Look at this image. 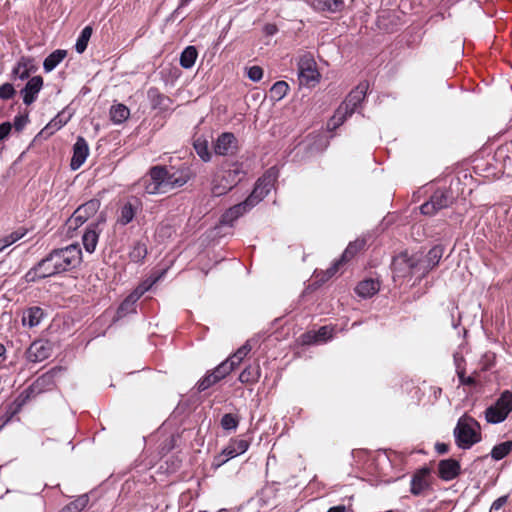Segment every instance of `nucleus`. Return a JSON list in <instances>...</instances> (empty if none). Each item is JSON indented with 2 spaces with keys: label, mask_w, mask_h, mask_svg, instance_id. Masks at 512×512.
<instances>
[{
  "label": "nucleus",
  "mask_w": 512,
  "mask_h": 512,
  "mask_svg": "<svg viewBox=\"0 0 512 512\" xmlns=\"http://www.w3.org/2000/svg\"><path fill=\"white\" fill-rule=\"evenodd\" d=\"M188 169L166 168L154 166L149 174L142 178L140 185L147 194L167 193L168 191L185 185L189 180Z\"/></svg>",
  "instance_id": "1"
},
{
  "label": "nucleus",
  "mask_w": 512,
  "mask_h": 512,
  "mask_svg": "<svg viewBox=\"0 0 512 512\" xmlns=\"http://www.w3.org/2000/svg\"><path fill=\"white\" fill-rule=\"evenodd\" d=\"M444 253L441 245L432 247L427 255L421 260L408 257L406 253L400 254L393 259L392 270L395 277H405L417 273L425 275L433 269L440 261Z\"/></svg>",
  "instance_id": "2"
},
{
  "label": "nucleus",
  "mask_w": 512,
  "mask_h": 512,
  "mask_svg": "<svg viewBox=\"0 0 512 512\" xmlns=\"http://www.w3.org/2000/svg\"><path fill=\"white\" fill-rule=\"evenodd\" d=\"M245 176L242 164L234 162L232 164H223L213 174L211 179V193L219 197L226 194L236 186Z\"/></svg>",
  "instance_id": "3"
},
{
  "label": "nucleus",
  "mask_w": 512,
  "mask_h": 512,
  "mask_svg": "<svg viewBox=\"0 0 512 512\" xmlns=\"http://www.w3.org/2000/svg\"><path fill=\"white\" fill-rule=\"evenodd\" d=\"M453 436L459 449L468 450L482 439L480 424L465 414L458 419Z\"/></svg>",
  "instance_id": "4"
},
{
  "label": "nucleus",
  "mask_w": 512,
  "mask_h": 512,
  "mask_svg": "<svg viewBox=\"0 0 512 512\" xmlns=\"http://www.w3.org/2000/svg\"><path fill=\"white\" fill-rule=\"evenodd\" d=\"M51 255L60 273L77 267L82 260L80 247L73 244L52 251Z\"/></svg>",
  "instance_id": "5"
},
{
  "label": "nucleus",
  "mask_w": 512,
  "mask_h": 512,
  "mask_svg": "<svg viewBox=\"0 0 512 512\" xmlns=\"http://www.w3.org/2000/svg\"><path fill=\"white\" fill-rule=\"evenodd\" d=\"M278 177V172L275 167H271L268 169L262 177H260L255 187L252 191V193L246 198V200L249 202V204L254 207L256 206L260 201H262L268 193L272 190L274 187V183Z\"/></svg>",
  "instance_id": "6"
},
{
  "label": "nucleus",
  "mask_w": 512,
  "mask_h": 512,
  "mask_svg": "<svg viewBox=\"0 0 512 512\" xmlns=\"http://www.w3.org/2000/svg\"><path fill=\"white\" fill-rule=\"evenodd\" d=\"M512 411V392L504 391L494 405L488 407L485 411L487 422L498 424L503 422Z\"/></svg>",
  "instance_id": "7"
},
{
  "label": "nucleus",
  "mask_w": 512,
  "mask_h": 512,
  "mask_svg": "<svg viewBox=\"0 0 512 512\" xmlns=\"http://www.w3.org/2000/svg\"><path fill=\"white\" fill-rule=\"evenodd\" d=\"M320 74L316 62L310 53L300 56L298 61V78L301 85L314 86L319 81Z\"/></svg>",
  "instance_id": "8"
},
{
  "label": "nucleus",
  "mask_w": 512,
  "mask_h": 512,
  "mask_svg": "<svg viewBox=\"0 0 512 512\" xmlns=\"http://www.w3.org/2000/svg\"><path fill=\"white\" fill-rule=\"evenodd\" d=\"M454 201L453 194L448 190H437L430 200L421 205L420 210L424 215H434L437 211L450 206Z\"/></svg>",
  "instance_id": "9"
},
{
  "label": "nucleus",
  "mask_w": 512,
  "mask_h": 512,
  "mask_svg": "<svg viewBox=\"0 0 512 512\" xmlns=\"http://www.w3.org/2000/svg\"><path fill=\"white\" fill-rule=\"evenodd\" d=\"M59 270L54 263L53 256L51 253L44 259H42L36 266L31 268L25 274V280L27 282H36L40 279L54 276L59 274Z\"/></svg>",
  "instance_id": "10"
},
{
  "label": "nucleus",
  "mask_w": 512,
  "mask_h": 512,
  "mask_svg": "<svg viewBox=\"0 0 512 512\" xmlns=\"http://www.w3.org/2000/svg\"><path fill=\"white\" fill-rule=\"evenodd\" d=\"M249 448V442L245 439H233L222 450V452L214 458L213 465L220 467L228 460L245 453Z\"/></svg>",
  "instance_id": "11"
},
{
  "label": "nucleus",
  "mask_w": 512,
  "mask_h": 512,
  "mask_svg": "<svg viewBox=\"0 0 512 512\" xmlns=\"http://www.w3.org/2000/svg\"><path fill=\"white\" fill-rule=\"evenodd\" d=\"M238 149V140L233 133L224 132L214 142V152L220 156L234 154Z\"/></svg>",
  "instance_id": "12"
},
{
  "label": "nucleus",
  "mask_w": 512,
  "mask_h": 512,
  "mask_svg": "<svg viewBox=\"0 0 512 512\" xmlns=\"http://www.w3.org/2000/svg\"><path fill=\"white\" fill-rule=\"evenodd\" d=\"M368 86L367 82L360 83L349 93L346 100L339 107L343 108L351 116L356 111L358 105L364 100Z\"/></svg>",
  "instance_id": "13"
},
{
  "label": "nucleus",
  "mask_w": 512,
  "mask_h": 512,
  "mask_svg": "<svg viewBox=\"0 0 512 512\" xmlns=\"http://www.w3.org/2000/svg\"><path fill=\"white\" fill-rule=\"evenodd\" d=\"M365 244V240L363 239H357L354 242H351L343 252L342 257L338 261L333 263V265L326 270V279H329L330 277L335 275L339 267L344 262L349 261L351 258H353L358 251L364 248Z\"/></svg>",
  "instance_id": "14"
},
{
  "label": "nucleus",
  "mask_w": 512,
  "mask_h": 512,
  "mask_svg": "<svg viewBox=\"0 0 512 512\" xmlns=\"http://www.w3.org/2000/svg\"><path fill=\"white\" fill-rule=\"evenodd\" d=\"M429 476L430 470L426 467L421 468L414 473L410 483V492L414 496H420L430 489Z\"/></svg>",
  "instance_id": "15"
},
{
  "label": "nucleus",
  "mask_w": 512,
  "mask_h": 512,
  "mask_svg": "<svg viewBox=\"0 0 512 512\" xmlns=\"http://www.w3.org/2000/svg\"><path fill=\"white\" fill-rule=\"evenodd\" d=\"M253 207L249 204L247 200L238 203L229 209H227L220 219V224L225 226H233V223L246 214L249 210H251Z\"/></svg>",
  "instance_id": "16"
},
{
  "label": "nucleus",
  "mask_w": 512,
  "mask_h": 512,
  "mask_svg": "<svg viewBox=\"0 0 512 512\" xmlns=\"http://www.w3.org/2000/svg\"><path fill=\"white\" fill-rule=\"evenodd\" d=\"M88 154L89 147L87 141L83 137L79 136L73 146V156L70 163L71 169H79L86 161Z\"/></svg>",
  "instance_id": "17"
},
{
  "label": "nucleus",
  "mask_w": 512,
  "mask_h": 512,
  "mask_svg": "<svg viewBox=\"0 0 512 512\" xmlns=\"http://www.w3.org/2000/svg\"><path fill=\"white\" fill-rule=\"evenodd\" d=\"M461 471L460 463L455 459H444L438 463V476L443 481H452Z\"/></svg>",
  "instance_id": "18"
},
{
  "label": "nucleus",
  "mask_w": 512,
  "mask_h": 512,
  "mask_svg": "<svg viewBox=\"0 0 512 512\" xmlns=\"http://www.w3.org/2000/svg\"><path fill=\"white\" fill-rule=\"evenodd\" d=\"M42 87L43 79L41 76H34L31 79H29L25 87L21 90L23 102L26 105H31L32 103H34Z\"/></svg>",
  "instance_id": "19"
},
{
  "label": "nucleus",
  "mask_w": 512,
  "mask_h": 512,
  "mask_svg": "<svg viewBox=\"0 0 512 512\" xmlns=\"http://www.w3.org/2000/svg\"><path fill=\"white\" fill-rule=\"evenodd\" d=\"M51 348L47 342L35 341L27 350V358L31 362H41L50 356Z\"/></svg>",
  "instance_id": "20"
},
{
  "label": "nucleus",
  "mask_w": 512,
  "mask_h": 512,
  "mask_svg": "<svg viewBox=\"0 0 512 512\" xmlns=\"http://www.w3.org/2000/svg\"><path fill=\"white\" fill-rule=\"evenodd\" d=\"M98 226L99 222L91 223L82 237L84 248L89 253H93L96 249L100 232Z\"/></svg>",
  "instance_id": "21"
},
{
  "label": "nucleus",
  "mask_w": 512,
  "mask_h": 512,
  "mask_svg": "<svg viewBox=\"0 0 512 512\" xmlns=\"http://www.w3.org/2000/svg\"><path fill=\"white\" fill-rule=\"evenodd\" d=\"M166 273V270H162L157 275H151L144 281H142L132 292H131V298L133 299H140L141 296L149 291L154 284H156Z\"/></svg>",
  "instance_id": "22"
},
{
  "label": "nucleus",
  "mask_w": 512,
  "mask_h": 512,
  "mask_svg": "<svg viewBox=\"0 0 512 512\" xmlns=\"http://www.w3.org/2000/svg\"><path fill=\"white\" fill-rule=\"evenodd\" d=\"M380 289L377 280L366 279L361 281L355 288L356 293L362 298H369L376 294Z\"/></svg>",
  "instance_id": "23"
},
{
  "label": "nucleus",
  "mask_w": 512,
  "mask_h": 512,
  "mask_svg": "<svg viewBox=\"0 0 512 512\" xmlns=\"http://www.w3.org/2000/svg\"><path fill=\"white\" fill-rule=\"evenodd\" d=\"M44 317V312L40 307L34 306L28 308L22 316V324L30 328L40 324Z\"/></svg>",
  "instance_id": "24"
},
{
  "label": "nucleus",
  "mask_w": 512,
  "mask_h": 512,
  "mask_svg": "<svg viewBox=\"0 0 512 512\" xmlns=\"http://www.w3.org/2000/svg\"><path fill=\"white\" fill-rule=\"evenodd\" d=\"M66 55L67 51L62 49L55 50L48 55L43 62L45 72L53 71L64 60Z\"/></svg>",
  "instance_id": "25"
},
{
  "label": "nucleus",
  "mask_w": 512,
  "mask_h": 512,
  "mask_svg": "<svg viewBox=\"0 0 512 512\" xmlns=\"http://www.w3.org/2000/svg\"><path fill=\"white\" fill-rule=\"evenodd\" d=\"M313 5L316 9L328 12H340L344 8L343 0H313Z\"/></svg>",
  "instance_id": "26"
},
{
  "label": "nucleus",
  "mask_w": 512,
  "mask_h": 512,
  "mask_svg": "<svg viewBox=\"0 0 512 512\" xmlns=\"http://www.w3.org/2000/svg\"><path fill=\"white\" fill-rule=\"evenodd\" d=\"M32 67V59L22 57L12 70V74L21 80L29 77L30 69Z\"/></svg>",
  "instance_id": "27"
},
{
  "label": "nucleus",
  "mask_w": 512,
  "mask_h": 512,
  "mask_svg": "<svg viewBox=\"0 0 512 512\" xmlns=\"http://www.w3.org/2000/svg\"><path fill=\"white\" fill-rule=\"evenodd\" d=\"M261 375L260 367L258 364L246 367L239 375L241 383H255L259 380Z\"/></svg>",
  "instance_id": "28"
},
{
  "label": "nucleus",
  "mask_w": 512,
  "mask_h": 512,
  "mask_svg": "<svg viewBox=\"0 0 512 512\" xmlns=\"http://www.w3.org/2000/svg\"><path fill=\"white\" fill-rule=\"evenodd\" d=\"M198 56L197 49L194 46H187L180 55V65L185 69L194 66Z\"/></svg>",
  "instance_id": "29"
},
{
  "label": "nucleus",
  "mask_w": 512,
  "mask_h": 512,
  "mask_svg": "<svg viewBox=\"0 0 512 512\" xmlns=\"http://www.w3.org/2000/svg\"><path fill=\"white\" fill-rule=\"evenodd\" d=\"M129 115V109L123 104L113 105L110 109V118L114 124H122Z\"/></svg>",
  "instance_id": "30"
},
{
  "label": "nucleus",
  "mask_w": 512,
  "mask_h": 512,
  "mask_svg": "<svg viewBox=\"0 0 512 512\" xmlns=\"http://www.w3.org/2000/svg\"><path fill=\"white\" fill-rule=\"evenodd\" d=\"M100 200L98 199H91L81 206H79L76 210L78 211V215H83L86 217V219H89L93 215L97 213V211L100 208Z\"/></svg>",
  "instance_id": "31"
},
{
  "label": "nucleus",
  "mask_w": 512,
  "mask_h": 512,
  "mask_svg": "<svg viewBox=\"0 0 512 512\" xmlns=\"http://www.w3.org/2000/svg\"><path fill=\"white\" fill-rule=\"evenodd\" d=\"M26 234H27V229L21 227L15 231H13L12 233L4 236L3 238L0 239L1 250H4L5 248L9 247L13 243L22 239Z\"/></svg>",
  "instance_id": "32"
},
{
  "label": "nucleus",
  "mask_w": 512,
  "mask_h": 512,
  "mask_svg": "<svg viewBox=\"0 0 512 512\" xmlns=\"http://www.w3.org/2000/svg\"><path fill=\"white\" fill-rule=\"evenodd\" d=\"M289 91V85L285 81H277L270 89V98L273 101L282 100Z\"/></svg>",
  "instance_id": "33"
},
{
  "label": "nucleus",
  "mask_w": 512,
  "mask_h": 512,
  "mask_svg": "<svg viewBox=\"0 0 512 512\" xmlns=\"http://www.w3.org/2000/svg\"><path fill=\"white\" fill-rule=\"evenodd\" d=\"M194 149L197 155L204 161L209 162L211 160V153L209 150V144L206 139L197 138L194 141Z\"/></svg>",
  "instance_id": "34"
},
{
  "label": "nucleus",
  "mask_w": 512,
  "mask_h": 512,
  "mask_svg": "<svg viewBox=\"0 0 512 512\" xmlns=\"http://www.w3.org/2000/svg\"><path fill=\"white\" fill-rule=\"evenodd\" d=\"M512 451V441H505L495 445L491 451V457L499 461L506 457Z\"/></svg>",
  "instance_id": "35"
},
{
  "label": "nucleus",
  "mask_w": 512,
  "mask_h": 512,
  "mask_svg": "<svg viewBox=\"0 0 512 512\" xmlns=\"http://www.w3.org/2000/svg\"><path fill=\"white\" fill-rule=\"evenodd\" d=\"M91 35L92 28L90 26H86L82 29L75 44V50L77 51V53L81 54L86 50Z\"/></svg>",
  "instance_id": "36"
},
{
  "label": "nucleus",
  "mask_w": 512,
  "mask_h": 512,
  "mask_svg": "<svg viewBox=\"0 0 512 512\" xmlns=\"http://www.w3.org/2000/svg\"><path fill=\"white\" fill-rule=\"evenodd\" d=\"M135 213L136 207L132 203L128 202L124 204L120 210L118 222L121 225L129 224L133 220Z\"/></svg>",
  "instance_id": "37"
},
{
  "label": "nucleus",
  "mask_w": 512,
  "mask_h": 512,
  "mask_svg": "<svg viewBox=\"0 0 512 512\" xmlns=\"http://www.w3.org/2000/svg\"><path fill=\"white\" fill-rule=\"evenodd\" d=\"M350 116L343 108L339 107L334 115L327 122V129L329 131H333L337 129L340 125L344 123L346 118Z\"/></svg>",
  "instance_id": "38"
},
{
  "label": "nucleus",
  "mask_w": 512,
  "mask_h": 512,
  "mask_svg": "<svg viewBox=\"0 0 512 512\" xmlns=\"http://www.w3.org/2000/svg\"><path fill=\"white\" fill-rule=\"evenodd\" d=\"M54 373L48 372L40 376L34 383L33 389L37 392L49 390L53 386Z\"/></svg>",
  "instance_id": "39"
},
{
  "label": "nucleus",
  "mask_w": 512,
  "mask_h": 512,
  "mask_svg": "<svg viewBox=\"0 0 512 512\" xmlns=\"http://www.w3.org/2000/svg\"><path fill=\"white\" fill-rule=\"evenodd\" d=\"M147 255V247L142 242H136L129 252V258L135 263H139L144 260Z\"/></svg>",
  "instance_id": "40"
},
{
  "label": "nucleus",
  "mask_w": 512,
  "mask_h": 512,
  "mask_svg": "<svg viewBox=\"0 0 512 512\" xmlns=\"http://www.w3.org/2000/svg\"><path fill=\"white\" fill-rule=\"evenodd\" d=\"M250 351H251V346L247 342L243 346H241L231 357H229L227 359V361L230 363V365L234 369L242 362V360L247 356V354Z\"/></svg>",
  "instance_id": "41"
},
{
  "label": "nucleus",
  "mask_w": 512,
  "mask_h": 512,
  "mask_svg": "<svg viewBox=\"0 0 512 512\" xmlns=\"http://www.w3.org/2000/svg\"><path fill=\"white\" fill-rule=\"evenodd\" d=\"M239 424V418L234 414H225L221 419V426L224 430H236Z\"/></svg>",
  "instance_id": "42"
},
{
  "label": "nucleus",
  "mask_w": 512,
  "mask_h": 512,
  "mask_svg": "<svg viewBox=\"0 0 512 512\" xmlns=\"http://www.w3.org/2000/svg\"><path fill=\"white\" fill-rule=\"evenodd\" d=\"M333 336V328L329 326H322L313 336L315 343L326 342Z\"/></svg>",
  "instance_id": "43"
},
{
  "label": "nucleus",
  "mask_w": 512,
  "mask_h": 512,
  "mask_svg": "<svg viewBox=\"0 0 512 512\" xmlns=\"http://www.w3.org/2000/svg\"><path fill=\"white\" fill-rule=\"evenodd\" d=\"M139 299L131 298V293L125 298L118 308V315L123 316L127 313L134 311V305Z\"/></svg>",
  "instance_id": "44"
},
{
  "label": "nucleus",
  "mask_w": 512,
  "mask_h": 512,
  "mask_svg": "<svg viewBox=\"0 0 512 512\" xmlns=\"http://www.w3.org/2000/svg\"><path fill=\"white\" fill-rule=\"evenodd\" d=\"M233 370L232 366L230 365V363L225 360L223 361L221 364H219L213 371L212 373L214 374V376L216 377V379L218 381H220L221 379H223L226 375H228L231 371Z\"/></svg>",
  "instance_id": "45"
},
{
  "label": "nucleus",
  "mask_w": 512,
  "mask_h": 512,
  "mask_svg": "<svg viewBox=\"0 0 512 512\" xmlns=\"http://www.w3.org/2000/svg\"><path fill=\"white\" fill-rule=\"evenodd\" d=\"M68 119L63 117V114H58L54 119H52L44 130L49 131L50 133H53L56 130H59L61 127H63Z\"/></svg>",
  "instance_id": "46"
},
{
  "label": "nucleus",
  "mask_w": 512,
  "mask_h": 512,
  "mask_svg": "<svg viewBox=\"0 0 512 512\" xmlns=\"http://www.w3.org/2000/svg\"><path fill=\"white\" fill-rule=\"evenodd\" d=\"M88 219L83 215H78V211L75 210L72 216L67 221V227L69 230H75L83 225Z\"/></svg>",
  "instance_id": "47"
},
{
  "label": "nucleus",
  "mask_w": 512,
  "mask_h": 512,
  "mask_svg": "<svg viewBox=\"0 0 512 512\" xmlns=\"http://www.w3.org/2000/svg\"><path fill=\"white\" fill-rule=\"evenodd\" d=\"M88 219L83 215H78V211L75 210L72 216L67 221V227L69 230H75L83 225Z\"/></svg>",
  "instance_id": "48"
},
{
  "label": "nucleus",
  "mask_w": 512,
  "mask_h": 512,
  "mask_svg": "<svg viewBox=\"0 0 512 512\" xmlns=\"http://www.w3.org/2000/svg\"><path fill=\"white\" fill-rule=\"evenodd\" d=\"M218 380L212 372L206 374L197 384L198 391L202 392L216 384Z\"/></svg>",
  "instance_id": "49"
},
{
  "label": "nucleus",
  "mask_w": 512,
  "mask_h": 512,
  "mask_svg": "<svg viewBox=\"0 0 512 512\" xmlns=\"http://www.w3.org/2000/svg\"><path fill=\"white\" fill-rule=\"evenodd\" d=\"M247 77L253 82H259L263 77V69L260 66H251L247 69Z\"/></svg>",
  "instance_id": "50"
},
{
  "label": "nucleus",
  "mask_w": 512,
  "mask_h": 512,
  "mask_svg": "<svg viewBox=\"0 0 512 512\" xmlns=\"http://www.w3.org/2000/svg\"><path fill=\"white\" fill-rule=\"evenodd\" d=\"M15 93L14 86L11 83H4L0 86V99H11Z\"/></svg>",
  "instance_id": "51"
},
{
  "label": "nucleus",
  "mask_w": 512,
  "mask_h": 512,
  "mask_svg": "<svg viewBox=\"0 0 512 512\" xmlns=\"http://www.w3.org/2000/svg\"><path fill=\"white\" fill-rule=\"evenodd\" d=\"M508 501V495L497 498L491 505L490 512H497L501 510Z\"/></svg>",
  "instance_id": "52"
},
{
  "label": "nucleus",
  "mask_w": 512,
  "mask_h": 512,
  "mask_svg": "<svg viewBox=\"0 0 512 512\" xmlns=\"http://www.w3.org/2000/svg\"><path fill=\"white\" fill-rule=\"evenodd\" d=\"M11 128L12 126L9 122L0 124V141L9 135Z\"/></svg>",
  "instance_id": "53"
},
{
  "label": "nucleus",
  "mask_w": 512,
  "mask_h": 512,
  "mask_svg": "<svg viewBox=\"0 0 512 512\" xmlns=\"http://www.w3.org/2000/svg\"><path fill=\"white\" fill-rule=\"evenodd\" d=\"M28 121V118L27 117H23V116H16L15 119H14V127L17 131H20L24 128V126L26 125Z\"/></svg>",
  "instance_id": "54"
},
{
  "label": "nucleus",
  "mask_w": 512,
  "mask_h": 512,
  "mask_svg": "<svg viewBox=\"0 0 512 512\" xmlns=\"http://www.w3.org/2000/svg\"><path fill=\"white\" fill-rule=\"evenodd\" d=\"M460 383L463 385L473 384L474 380L472 377H466L463 370H457Z\"/></svg>",
  "instance_id": "55"
},
{
  "label": "nucleus",
  "mask_w": 512,
  "mask_h": 512,
  "mask_svg": "<svg viewBox=\"0 0 512 512\" xmlns=\"http://www.w3.org/2000/svg\"><path fill=\"white\" fill-rule=\"evenodd\" d=\"M87 502L88 499L86 498V496H83L71 503L73 504L74 507H77V512H79L86 506Z\"/></svg>",
  "instance_id": "56"
},
{
  "label": "nucleus",
  "mask_w": 512,
  "mask_h": 512,
  "mask_svg": "<svg viewBox=\"0 0 512 512\" xmlns=\"http://www.w3.org/2000/svg\"><path fill=\"white\" fill-rule=\"evenodd\" d=\"M435 449L439 454H445L449 451V445L446 443H436Z\"/></svg>",
  "instance_id": "57"
},
{
  "label": "nucleus",
  "mask_w": 512,
  "mask_h": 512,
  "mask_svg": "<svg viewBox=\"0 0 512 512\" xmlns=\"http://www.w3.org/2000/svg\"><path fill=\"white\" fill-rule=\"evenodd\" d=\"M277 31V28L275 25H267L265 27V32L268 34V35H273L275 34Z\"/></svg>",
  "instance_id": "58"
},
{
  "label": "nucleus",
  "mask_w": 512,
  "mask_h": 512,
  "mask_svg": "<svg viewBox=\"0 0 512 512\" xmlns=\"http://www.w3.org/2000/svg\"><path fill=\"white\" fill-rule=\"evenodd\" d=\"M60 512H77V507H74L72 503L64 507Z\"/></svg>",
  "instance_id": "59"
},
{
  "label": "nucleus",
  "mask_w": 512,
  "mask_h": 512,
  "mask_svg": "<svg viewBox=\"0 0 512 512\" xmlns=\"http://www.w3.org/2000/svg\"><path fill=\"white\" fill-rule=\"evenodd\" d=\"M328 512H345L344 506H335L328 510Z\"/></svg>",
  "instance_id": "60"
},
{
  "label": "nucleus",
  "mask_w": 512,
  "mask_h": 512,
  "mask_svg": "<svg viewBox=\"0 0 512 512\" xmlns=\"http://www.w3.org/2000/svg\"><path fill=\"white\" fill-rule=\"evenodd\" d=\"M5 354H6V348L3 344L0 343V358H5Z\"/></svg>",
  "instance_id": "61"
},
{
  "label": "nucleus",
  "mask_w": 512,
  "mask_h": 512,
  "mask_svg": "<svg viewBox=\"0 0 512 512\" xmlns=\"http://www.w3.org/2000/svg\"><path fill=\"white\" fill-rule=\"evenodd\" d=\"M192 0H181L180 1V5H179V8L180 7H184L186 6L187 4H189Z\"/></svg>",
  "instance_id": "62"
},
{
  "label": "nucleus",
  "mask_w": 512,
  "mask_h": 512,
  "mask_svg": "<svg viewBox=\"0 0 512 512\" xmlns=\"http://www.w3.org/2000/svg\"><path fill=\"white\" fill-rule=\"evenodd\" d=\"M386 512H393V511L389 510V511H386Z\"/></svg>",
  "instance_id": "63"
}]
</instances>
